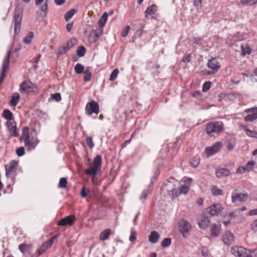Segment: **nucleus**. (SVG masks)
<instances>
[{"label":"nucleus","instance_id":"4c0bfd02","mask_svg":"<svg viewBox=\"0 0 257 257\" xmlns=\"http://www.w3.org/2000/svg\"><path fill=\"white\" fill-rule=\"evenodd\" d=\"M256 119H257V114H252L251 113H250L244 117L246 121H252Z\"/></svg>","mask_w":257,"mask_h":257},{"label":"nucleus","instance_id":"864d4df0","mask_svg":"<svg viewBox=\"0 0 257 257\" xmlns=\"http://www.w3.org/2000/svg\"><path fill=\"white\" fill-rule=\"evenodd\" d=\"M136 232L132 229L131 231V235L129 237V240L131 242H134L136 239Z\"/></svg>","mask_w":257,"mask_h":257},{"label":"nucleus","instance_id":"393cba45","mask_svg":"<svg viewBox=\"0 0 257 257\" xmlns=\"http://www.w3.org/2000/svg\"><path fill=\"white\" fill-rule=\"evenodd\" d=\"M20 98V96L18 93H15L12 97V99L10 101V104L12 106H15L18 103Z\"/></svg>","mask_w":257,"mask_h":257},{"label":"nucleus","instance_id":"ddd939ff","mask_svg":"<svg viewBox=\"0 0 257 257\" xmlns=\"http://www.w3.org/2000/svg\"><path fill=\"white\" fill-rule=\"evenodd\" d=\"M76 220V218L74 215H70L61 219L57 223V225L59 226H66L71 225Z\"/></svg>","mask_w":257,"mask_h":257},{"label":"nucleus","instance_id":"2f4dec72","mask_svg":"<svg viewBox=\"0 0 257 257\" xmlns=\"http://www.w3.org/2000/svg\"><path fill=\"white\" fill-rule=\"evenodd\" d=\"M31 245L26 243H22L19 245V248L22 253H25L31 248Z\"/></svg>","mask_w":257,"mask_h":257},{"label":"nucleus","instance_id":"69168bd1","mask_svg":"<svg viewBox=\"0 0 257 257\" xmlns=\"http://www.w3.org/2000/svg\"><path fill=\"white\" fill-rule=\"evenodd\" d=\"M73 22H71V23H68L66 25V29H67V31L68 32H70L72 27H73Z\"/></svg>","mask_w":257,"mask_h":257},{"label":"nucleus","instance_id":"6ab92c4d","mask_svg":"<svg viewBox=\"0 0 257 257\" xmlns=\"http://www.w3.org/2000/svg\"><path fill=\"white\" fill-rule=\"evenodd\" d=\"M191 181L192 179L190 178H188L185 180L184 184L182 185L179 188L181 193L186 194L188 193Z\"/></svg>","mask_w":257,"mask_h":257},{"label":"nucleus","instance_id":"423d86ee","mask_svg":"<svg viewBox=\"0 0 257 257\" xmlns=\"http://www.w3.org/2000/svg\"><path fill=\"white\" fill-rule=\"evenodd\" d=\"M85 112L88 115H90L92 113L97 114L99 113V105L98 103L93 100H91L90 102L86 104Z\"/></svg>","mask_w":257,"mask_h":257},{"label":"nucleus","instance_id":"58836bf2","mask_svg":"<svg viewBox=\"0 0 257 257\" xmlns=\"http://www.w3.org/2000/svg\"><path fill=\"white\" fill-rule=\"evenodd\" d=\"M70 49L68 48L67 45L65 44L63 46L60 47L58 49V53L59 55H62L66 53Z\"/></svg>","mask_w":257,"mask_h":257},{"label":"nucleus","instance_id":"f257e3e1","mask_svg":"<svg viewBox=\"0 0 257 257\" xmlns=\"http://www.w3.org/2000/svg\"><path fill=\"white\" fill-rule=\"evenodd\" d=\"M223 123L220 121H212L206 124L205 131L210 137H215L219 135L223 131Z\"/></svg>","mask_w":257,"mask_h":257},{"label":"nucleus","instance_id":"6e6d98bb","mask_svg":"<svg viewBox=\"0 0 257 257\" xmlns=\"http://www.w3.org/2000/svg\"><path fill=\"white\" fill-rule=\"evenodd\" d=\"M150 191L149 190H144V191H143L142 195H141V196L140 197V199L141 200L146 199L147 198V196H148L149 193H150Z\"/></svg>","mask_w":257,"mask_h":257},{"label":"nucleus","instance_id":"a18cd8bd","mask_svg":"<svg viewBox=\"0 0 257 257\" xmlns=\"http://www.w3.org/2000/svg\"><path fill=\"white\" fill-rule=\"evenodd\" d=\"M119 73L117 69H114L110 74L109 80L111 81L114 80Z\"/></svg>","mask_w":257,"mask_h":257},{"label":"nucleus","instance_id":"a211bd4d","mask_svg":"<svg viewBox=\"0 0 257 257\" xmlns=\"http://www.w3.org/2000/svg\"><path fill=\"white\" fill-rule=\"evenodd\" d=\"M6 125L11 137H17L19 136L17 131L16 124L13 125L12 122L8 121L6 122Z\"/></svg>","mask_w":257,"mask_h":257},{"label":"nucleus","instance_id":"49530a36","mask_svg":"<svg viewBox=\"0 0 257 257\" xmlns=\"http://www.w3.org/2000/svg\"><path fill=\"white\" fill-rule=\"evenodd\" d=\"M242 54L245 56L246 54H250L251 52V49L248 46H242Z\"/></svg>","mask_w":257,"mask_h":257},{"label":"nucleus","instance_id":"c756f323","mask_svg":"<svg viewBox=\"0 0 257 257\" xmlns=\"http://www.w3.org/2000/svg\"><path fill=\"white\" fill-rule=\"evenodd\" d=\"M76 10L74 9H72L66 12L64 16L65 20L68 22L76 13Z\"/></svg>","mask_w":257,"mask_h":257},{"label":"nucleus","instance_id":"bb28decb","mask_svg":"<svg viewBox=\"0 0 257 257\" xmlns=\"http://www.w3.org/2000/svg\"><path fill=\"white\" fill-rule=\"evenodd\" d=\"M101 157L100 155H97L93 160V165L98 170L101 167Z\"/></svg>","mask_w":257,"mask_h":257},{"label":"nucleus","instance_id":"f03ea898","mask_svg":"<svg viewBox=\"0 0 257 257\" xmlns=\"http://www.w3.org/2000/svg\"><path fill=\"white\" fill-rule=\"evenodd\" d=\"M11 55V50H9L3 59L2 68L0 72V85L6 77L7 70L10 66Z\"/></svg>","mask_w":257,"mask_h":257},{"label":"nucleus","instance_id":"f3484780","mask_svg":"<svg viewBox=\"0 0 257 257\" xmlns=\"http://www.w3.org/2000/svg\"><path fill=\"white\" fill-rule=\"evenodd\" d=\"M207 66L211 70L216 72L220 67V65L215 58H211L208 60Z\"/></svg>","mask_w":257,"mask_h":257},{"label":"nucleus","instance_id":"39448f33","mask_svg":"<svg viewBox=\"0 0 257 257\" xmlns=\"http://www.w3.org/2000/svg\"><path fill=\"white\" fill-rule=\"evenodd\" d=\"M18 162L15 160L11 161L8 164L5 165L6 175L7 177H12L14 176Z\"/></svg>","mask_w":257,"mask_h":257},{"label":"nucleus","instance_id":"72a5a7b5","mask_svg":"<svg viewBox=\"0 0 257 257\" xmlns=\"http://www.w3.org/2000/svg\"><path fill=\"white\" fill-rule=\"evenodd\" d=\"M84 73V80L85 82L89 81L91 77V73L90 71L89 68L87 67L85 70Z\"/></svg>","mask_w":257,"mask_h":257},{"label":"nucleus","instance_id":"c85d7f7f","mask_svg":"<svg viewBox=\"0 0 257 257\" xmlns=\"http://www.w3.org/2000/svg\"><path fill=\"white\" fill-rule=\"evenodd\" d=\"M157 11V7L155 5H152L148 7L146 9L145 13L146 15H152L154 14Z\"/></svg>","mask_w":257,"mask_h":257},{"label":"nucleus","instance_id":"a878e982","mask_svg":"<svg viewBox=\"0 0 257 257\" xmlns=\"http://www.w3.org/2000/svg\"><path fill=\"white\" fill-rule=\"evenodd\" d=\"M110 233V229L108 228L103 231L100 235V239L101 240H105L108 239L109 237Z\"/></svg>","mask_w":257,"mask_h":257},{"label":"nucleus","instance_id":"0eeeda50","mask_svg":"<svg viewBox=\"0 0 257 257\" xmlns=\"http://www.w3.org/2000/svg\"><path fill=\"white\" fill-rule=\"evenodd\" d=\"M22 19V14L20 12L16 11L14 16L15 23V32L18 34L20 32Z\"/></svg>","mask_w":257,"mask_h":257},{"label":"nucleus","instance_id":"4be33fe9","mask_svg":"<svg viewBox=\"0 0 257 257\" xmlns=\"http://www.w3.org/2000/svg\"><path fill=\"white\" fill-rule=\"evenodd\" d=\"M210 223V219L207 217H203L198 223L199 227L201 229H204L206 228Z\"/></svg>","mask_w":257,"mask_h":257},{"label":"nucleus","instance_id":"052dcab7","mask_svg":"<svg viewBox=\"0 0 257 257\" xmlns=\"http://www.w3.org/2000/svg\"><path fill=\"white\" fill-rule=\"evenodd\" d=\"M47 1L48 0H46L45 1V4L44 6H42L41 7V10L42 12H44L45 13V14H46L48 12V4H47Z\"/></svg>","mask_w":257,"mask_h":257},{"label":"nucleus","instance_id":"4468645a","mask_svg":"<svg viewBox=\"0 0 257 257\" xmlns=\"http://www.w3.org/2000/svg\"><path fill=\"white\" fill-rule=\"evenodd\" d=\"M235 237L232 233L229 231H226L222 236V241L227 245H230L234 242Z\"/></svg>","mask_w":257,"mask_h":257},{"label":"nucleus","instance_id":"2eb2a0df","mask_svg":"<svg viewBox=\"0 0 257 257\" xmlns=\"http://www.w3.org/2000/svg\"><path fill=\"white\" fill-rule=\"evenodd\" d=\"M222 146V143L220 142L216 143L211 147L206 148L205 152L208 156H211L218 151Z\"/></svg>","mask_w":257,"mask_h":257},{"label":"nucleus","instance_id":"de8ad7c7","mask_svg":"<svg viewBox=\"0 0 257 257\" xmlns=\"http://www.w3.org/2000/svg\"><path fill=\"white\" fill-rule=\"evenodd\" d=\"M77 44V40L76 39H71L69 40L66 44L69 49L73 47Z\"/></svg>","mask_w":257,"mask_h":257},{"label":"nucleus","instance_id":"cd10ccee","mask_svg":"<svg viewBox=\"0 0 257 257\" xmlns=\"http://www.w3.org/2000/svg\"><path fill=\"white\" fill-rule=\"evenodd\" d=\"M211 192L214 196H218L223 195V191L219 189L217 187L214 185H212L210 187Z\"/></svg>","mask_w":257,"mask_h":257},{"label":"nucleus","instance_id":"1a4fd4ad","mask_svg":"<svg viewBox=\"0 0 257 257\" xmlns=\"http://www.w3.org/2000/svg\"><path fill=\"white\" fill-rule=\"evenodd\" d=\"M57 235L53 236L50 238L48 241L43 243L38 251V255H40L44 253L49 248H50L53 244L54 240L56 238Z\"/></svg>","mask_w":257,"mask_h":257},{"label":"nucleus","instance_id":"37998d69","mask_svg":"<svg viewBox=\"0 0 257 257\" xmlns=\"http://www.w3.org/2000/svg\"><path fill=\"white\" fill-rule=\"evenodd\" d=\"M67 181L65 178H61L59 180V187L62 188H65L67 187Z\"/></svg>","mask_w":257,"mask_h":257},{"label":"nucleus","instance_id":"b1692460","mask_svg":"<svg viewBox=\"0 0 257 257\" xmlns=\"http://www.w3.org/2000/svg\"><path fill=\"white\" fill-rule=\"evenodd\" d=\"M29 130V128L28 127L25 126L23 128L22 135L20 138V140H23L26 142L29 139L30 135Z\"/></svg>","mask_w":257,"mask_h":257},{"label":"nucleus","instance_id":"f8f14e48","mask_svg":"<svg viewBox=\"0 0 257 257\" xmlns=\"http://www.w3.org/2000/svg\"><path fill=\"white\" fill-rule=\"evenodd\" d=\"M255 162L253 160H251L243 167H239L236 171V174H242L245 172H249L253 169Z\"/></svg>","mask_w":257,"mask_h":257},{"label":"nucleus","instance_id":"8fccbe9b","mask_svg":"<svg viewBox=\"0 0 257 257\" xmlns=\"http://www.w3.org/2000/svg\"><path fill=\"white\" fill-rule=\"evenodd\" d=\"M51 98L55 100L57 102H59L61 99V95L59 93H55L51 94Z\"/></svg>","mask_w":257,"mask_h":257},{"label":"nucleus","instance_id":"5701e85b","mask_svg":"<svg viewBox=\"0 0 257 257\" xmlns=\"http://www.w3.org/2000/svg\"><path fill=\"white\" fill-rule=\"evenodd\" d=\"M160 234L156 231H151L149 236V240L152 243H156L158 241Z\"/></svg>","mask_w":257,"mask_h":257},{"label":"nucleus","instance_id":"13d9d810","mask_svg":"<svg viewBox=\"0 0 257 257\" xmlns=\"http://www.w3.org/2000/svg\"><path fill=\"white\" fill-rule=\"evenodd\" d=\"M245 112L252 114H257V107L247 109L245 110Z\"/></svg>","mask_w":257,"mask_h":257},{"label":"nucleus","instance_id":"5fc2aeb1","mask_svg":"<svg viewBox=\"0 0 257 257\" xmlns=\"http://www.w3.org/2000/svg\"><path fill=\"white\" fill-rule=\"evenodd\" d=\"M130 29V27L129 26H127L125 28H124V29L121 32V36L122 37H125V36H126L128 34Z\"/></svg>","mask_w":257,"mask_h":257},{"label":"nucleus","instance_id":"7c9ffc66","mask_svg":"<svg viewBox=\"0 0 257 257\" xmlns=\"http://www.w3.org/2000/svg\"><path fill=\"white\" fill-rule=\"evenodd\" d=\"M39 142V141L37 139L34 141L28 140L27 142H25V143L26 145L28 146V149L29 150H31L34 149L36 147Z\"/></svg>","mask_w":257,"mask_h":257},{"label":"nucleus","instance_id":"774afa93","mask_svg":"<svg viewBox=\"0 0 257 257\" xmlns=\"http://www.w3.org/2000/svg\"><path fill=\"white\" fill-rule=\"evenodd\" d=\"M81 196L83 198H85L87 196V194L86 193L85 188H83L82 189L81 191Z\"/></svg>","mask_w":257,"mask_h":257},{"label":"nucleus","instance_id":"603ef678","mask_svg":"<svg viewBox=\"0 0 257 257\" xmlns=\"http://www.w3.org/2000/svg\"><path fill=\"white\" fill-rule=\"evenodd\" d=\"M211 84V83L209 81L205 82L202 86V91L204 92L208 91L210 88Z\"/></svg>","mask_w":257,"mask_h":257},{"label":"nucleus","instance_id":"9d476101","mask_svg":"<svg viewBox=\"0 0 257 257\" xmlns=\"http://www.w3.org/2000/svg\"><path fill=\"white\" fill-rule=\"evenodd\" d=\"M231 252L235 256L238 257L250 256L247 252L246 249L241 246H234L231 248Z\"/></svg>","mask_w":257,"mask_h":257},{"label":"nucleus","instance_id":"bf43d9fd","mask_svg":"<svg viewBox=\"0 0 257 257\" xmlns=\"http://www.w3.org/2000/svg\"><path fill=\"white\" fill-rule=\"evenodd\" d=\"M243 3L247 5H252L257 3V0H242Z\"/></svg>","mask_w":257,"mask_h":257},{"label":"nucleus","instance_id":"4d7b16f0","mask_svg":"<svg viewBox=\"0 0 257 257\" xmlns=\"http://www.w3.org/2000/svg\"><path fill=\"white\" fill-rule=\"evenodd\" d=\"M251 228L254 231H257V219L252 221L251 224Z\"/></svg>","mask_w":257,"mask_h":257},{"label":"nucleus","instance_id":"aec40b11","mask_svg":"<svg viewBox=\"0 0 257 257\" xmlns=\"http://www.w3.org/2000/svg\"><path fill=\"white\" fill-rule=\"evenodd\" d=\"M107 18L108 14H107V13L105 12L103 14L100 19L98 20V23L99 24V27L100 28V34L98 35V36H100L101 34L102 33V28L104 26L107 21Z\"/></svg>","mask_w":257,"mask_h":257},{"label":"nucleus","instance_id":"3c124183","mask_svg":"<svg viewBox=\"0 0 257 257\" xmlns=\"http://www.w3.org/2000/svg\"><path fill=\"white\" fill-rule=\"evenodd\" d=\"M25 153V148L23 147H21L16 150V154L19 157L23 156Z\"/></svg>","mask_w":257,"mask_h":257},{"label":"nucleus","instance_id":"a19ab883","mask_svg":"<svg viewBox=\"0 0 257 257\" xmlns=\"http://www.w3.org/2000/svg\"><path fill=\"white\" fill-rule=\"evenodd\" d=\"M86 143L87 145L91 149L94 147V143L93 142L92 137L87 136L86 137Z\"/></svg>","mask_w":257,"mask_h":257},{"label":"nucleus","instance_id":"c03bdc74","mask_svg":"<svg viewBox=\"0 0 257 257\" xmlns=\"http://www.w3.org/2000/svg\"><path fill=\"white\" fill-rule=\"evenodd\" d=\"M199 162V158L198 157H195L192 159V160L190 162V164L192 167L196 168L198 166Z\"/></svg>","mask_w":257,"mask_h":257},{"label":"nucleus","instance_id":"6e6552de","mask_svg":"<svg viewBox=\"0 0 257 257\" xmlns=\"http://www.w3.org/2000/svg\"><path fill=\"white\" fill-rule=\"evenodd\" d=\"M236 190L234 191L231 195L232 203H236L237 202H245L248 198L247 194L240 193L238 194L236 192Z\"/></svg>","mask_w":257,"mask_h":257},{"label":"nucleus","instance_id":"c9c22d12","mask_svg":"<svg viewBox=\"0 0 257 257\" xmlns=\"http://www.w3.org/2000/svg\"><path fill=\"white\" fill-rule=\"evenodd\" d=\"M34 35L33 32H29L28 35L23 39V42L26 44H30L32 38L34 37Z\"/></svg>","mask_w":257,"mask_h":257},{"label":"nucleus","instance_id":"ea45409f","mask_svg":"<svg viewBox=\"0 0 257 257\" xmlns=\"http://www.w3.org/2000/svg\"><path fill=\"white\" fill-rule=\"evenodd\" d=\"M86 53V49L84 46L78 47L77 50V54L79 57H83Z\"/></svg>","mask_w":257,"mask_h":257},{"label":"nucleus","instance_id":"09e8293b","mask_svg":"<svg viewBox=\"0 0 257 257\" xmlns=\"http://www.w3.org/2000/svg\"><path fill=\"white\" fill-rule=\"evenodd\" d=\"M181 194L180 190L179 188H174L171 190V195L174 197H177Z\"/></svg>","mask_w":257,"mask_h":257},{"label":"nucleus","instance_id":"473e14b6","mask_svg":"<svg viewBox=\"0 0 257 257\" xmlns=\"http://www.w3.org/2000/svg\"><path fill=\"white\" fill-rule=\"evenodd\" d=\"M3 116L8 120L13 119V114L9 109H4L3 113Z\"/></svg>","mask_w":257,"mask_h":257},{"label":"nucleus","instance_id":"0e129e2a","mask_svg":"<svg viewBox=\"0 0 257 257\" xmlns=\"http://www.w3.org/2000/svg\"><path fill=\"white\" fill-rule=\"evenodd\" d=\"M200 40H201L200 38H195V37L193 38L192 39V41H193V43L196 44L197 45L200 44Z\"/></svg>","mask_w":257,"mask_h":257},{"label":"nucleus","instance_id":"20e7f679","mask_svg":"<svg viewBox=\"0 0 257 257\" xmlns=\"http://www.w3.org/2000/svg\"><path fill=\"white\" fill-rule=\"evenodd\" d=\"M191 224L184 219H182L179 222V230L184 237L188 236V233L191 230Z\"/></svg>","mask_w":257,"mask_h":257},{"label":"nucleus","instance_id":"338daca9","mask_svg":"<svg viewBox=\"0 0 257 257\" xmlns=\"http://www.w3.org/2000/svg\"><path fill=\"white\" fill-rule=\"evenodd\" d=\"M248 214L250 216L257 215V208L250 210L248 213Z\"/></svg>","mask_w":257,"mask_h":257},{"label":"nucleus","instance_id":"412c9836","mask_svg":"<svg viewBox=\"0 0 257 257\" xmlns=\"http://www.w3.org/2000/svg\"><path fill=\"white\" fill-rule=\"evenodd\" d=\"M230 172L228 169L220 168L218 169L215 173L216 176L217 178H222L225 176H228L230 175Z\"/></svg>","mask_w":257,"mask_h":257},{"label":"nucleus","instance_id":"79ce46f5","mask_svg":"<svg viewBox=\"0 0 257 257\" xmlns=\"http://www.w3.org/2000/svg\"><path fill=\"white\" fill-rule=\"evenodd\" d=\"M171 243V239L170 238H165L161 242L162 246L166 247L169 246Z\"/></svg>","mask_w":257,"mask_h":257},{"label":"nucleus","instance_id":"dca6fc26","mask_svg":"<svg viewBox=\"0 0 257 257\" xmlns=\"http://www.w3.org/2000/svg\"><path fill=\"white\" fill-rule=\"evenodd\" d=\"M221 225L216 224H212L210 226V237H217L219 236L221 233Z\"/></svg>","mask_w":257,"mask_h":257},{"label":"nucleus","instance_id":"e433bc0d","mask_svg":"<svg viewBox=\"0 0 257 257\" xmlns=\"http://www.w3.org/2000/svg\"><path fill=\"white\" fill-rule=\"evenodd\" d=\"M98 170L97 168H96L95 167L93 166V167H90V168H89L88 169L86 170L85 171V173L87 175L95 176L96 175V174L97 173V172Z\"/></svg>","mask_w":257,"mask_h":257},{"label":"nucleus","instance_id":"9b49d317","mask_svg":"<svg viewBox=\"0 0 257 257\" xmlns=\"http://www.w3.org/2000/svg\"><path fill=\"white\" fill-rule=\"evenodd\" d=\"M222 207L219 203L214 204L206 208V212L211 216L217 215L222 210Z\"/></svg>","mask_w":257,"mask_h":257},{"label":"nucleus","instance_id":"e2e57ef3","mask_svg":"<svg viewBox=\"0 0 257 257\" xmlns=\"http://www.w3.org/2000/svg\"><path fill=\"white\" fill-rule=\"evenodd\" d=\"M41 55L39 54L37 57L36 58L35 62H34V67H35V69L37 68L38 66H37V64L38 63L39 60H40V59L41 58Z\"/></svg>","mask_w":257,"mask_h":257},{"label":"nucleus","instance_id":"680f3d73","mask_svg":"<svg viewBox=\"0 0 257 257\" xmlns=\"http://www.w3.org/2000/svg\"><path fill=\"white\" fill-rule=\"evenodd\" d=\"M191 55L190 54H187L185 58L183 59V62L184 63H188L190 60Z\"/></svg>","mask_w":257,"mask_h":257},{"label":"nucleus","instance_id":"7ed1b4c3","mask_svg":"<svg viewBox=\"0 0 257 257\" xmlns=\"http://www.w3.org/2000/svg\"><path fill=\"white\" fill-rule=\"evenodd\" d=\"M20 91L27 94H36L38 93L39 90L36 85L30 82L25 81L21 85Z\"/></svg>","mask_w":257,"mask_h":257},{"label":"nucleus","instance_id":"f704fd0d","mask_svg":"<svg viewBox=\"0 0 257 257\" xmlns=\"http://www.w3.org/2000/svg\"><path fill=\"white\" fill-rule=\"evenodd\" d=\"M74 70L76 74H80L84 72V68L83 66L79 63H77L75 67H74Z\"/></svg>","mask_w":257,"mask_h":257}]
</instances>
